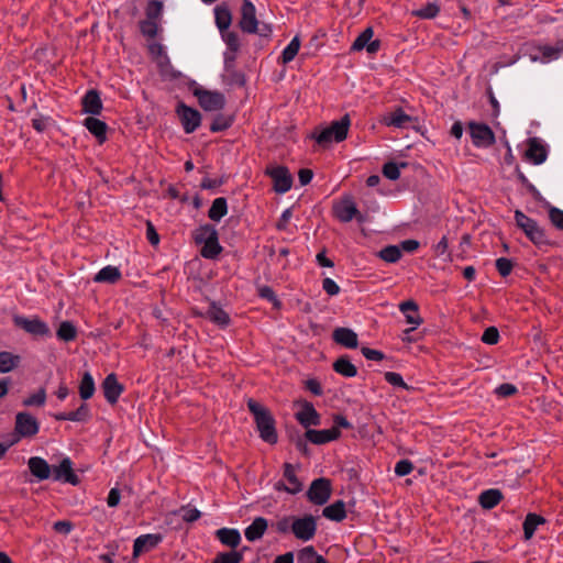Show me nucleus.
<instances>
[{"mask_svg": "<svg viewBox=\"0 0 563 563\" xmlns=\"http://www.w3.org/2000/svg\"><path fill=\"white\" fill-rule=\"evenodd\" d=\"M247 409L254 417L260 438L268 444H276L278 441L276 420L271 410L253 398L247 400Z\"/></svg>", "mask_w": 563, "mask_h": 563, "instance_id": "f257e3e1", "label": "nucleus"}, {"mask_svg": "<svg viewBox=\"0 0 563 563\" xmlns=\"http://www.w3.org/2000/svg\"><path fill=\"white\" fill-rule=\"evenodd\" d=\"M350 126L351 119L346 113L340 120L332 121L329 126L321 129L319 132L316 130L311 134V139L320 146L328 147L332 142L340 143L346 140Z\"/></svg>", "mask_w": 563, "mask_h": 563, "instance_id": "f03ea898", "label": "nucleus"}, {"mask_svg": "<svg viewBox=\"0 0 563 563\" xmlns=\"http://www.w3.org/2000/svg\"><path fill=\"white\" fill-rule=\"evenodd\" d=\"M516 225L522 230L525 235L537 247L552 246L554 243L549 239L547 231L539 223L525 214L521 210L515 211Z\"/></svg>", "mask_w": 563, "mask_h": 563, "instance_id": "7ed1b4c3", "label": "nucleus"}, {"mask_svg": "<svg viewBox=\"0 0 563 563\" xmlns=\"http://www.w3.org/2000/svg\"><path fill=\"white\" fill-rule=\"evenodd\" d=\"M189 90L197 98L199 106L208 112L221 111L227 104L225 96L218 90H208L195 80L188 84Z\"/></svg>", "mask_w": 563, "mask_h": 563, "instance_id": "20e7f679", "label": "nucleus"}, {"mask_svg": "<svg viewBox=\"0 0 563 563\" xmlns=\"http://www.w3.org/2000/svg\"><path fill=\"white\" fill-rule=\"evenodd\" d=\"M332 494V483L327 477H319L311 482L306 496L307 499L318 506L328 503Z\"/></svg>", "mask_w": 563, "mask_h": 563, "instance_id": "39448f33", "label": "nucleus"}, {"mask_svg": "<svg viewBox=\"0 0 563 563\" xmlns=\"http://www.w3.org/2000/svg\"><path fill=\"white\" fill-rule=\"evenodd\" d=\"M265 175L272 178L275 192L285 194L290 190L294 178L286 166H268L265 169Z\"/></svg>", "mask_w": 563, "mask_h": 563, "instance_id": "423d86ee", "label": "nucleus"}, {"mask_svg": "<svg viewBox=\"0 0 563 563\" xmlns=\"http://www.w3.org/2000/svg\"><path fill=\"white\" fill-rule=\"evenodd\" d=\"M175 112L187 134L194 133L200 126L202 115L197 109L179 101L176 106Z\"/></svg>", "mask_w": 563, "mask_h": 563, "instance_id": "0eeeda50", "label": "nucleus"}, {"mask_svg": "<svg viewBox=\"0 0 563 563\" xmlns=\"http://www.w3.org/2000/svg\"><path fill=\"white\" fill-rule=\"evenodd\" d=\"M40 431V422L26 411L18 412L15 416L14 433L18 435L15 442L21 438H33Z\"/></svg>", "mask_w": 563, "mask_h": 563, "instance_id": "6e6552de", "label": "nucleus"}, {"mask_svg": "<svg viewBox=\"0 0 563 563\" xmlns=\"http://www.w3.org/2000/svg\"><path fill=\"white\" fill-rule=\"evenodd\" d=\"M291 532L301 541L313 539L317 532V519L312 515H305L301 518H294Z\"/></svg>", "mask_w": 563, "mask_h": 563, "instance_id": "1a4fd4ad", "label": "nucleus"}, {"mask_svg": "<svg viewBox=\"0 0 563 563\" xmlns=\"http://www.w3.org/2000/svg\"><path fill=\"white\" fill-rule=\"evenodd\" d=\"M14 324L25 332L32 334L35 338H47L51 336V329L47 323L41 320L38 317L32 319L16 316L13 319Z\"/></svg>", "mask_w": 563, "mask_h": 563, "instance_id": "9d476101", "label": "nucleus"}, {"mask_svg": "<svg viewBox=\"0 0 563 563\" xmlns=\"http://www.w3.org/2000/svg\"><path fill=\"white\" fill-rule=\"evenodd\" d=\"M470 135L476 147H489L495 144V134L486 123L470 122Z\"/></svg>", "mask_w": 563, "mask_h": 563, "instance_id": "9b49d317", "label": "nucleus"}, {"mask_svg": "<svg viewBox=\"0 0 563 563\" xmlns=\"http://www.w3.org/2000/svg\"><path fill=\"white\" fill-rule=\"evenodd\" d=\"M333 216L341 222H350L354 218L362 219V216L353 201L352 196H344L339 202L333 205Z\"/></svg>", "mask_w": 563, "mask_h": 563, "instance_id": "f8f14e48", "label": "nucleus"}, {"mask_svg": "<svg viewBox=\"0 0 563 563\" xmlns=\"http://www.w3.org/2000/svg\"><path fill=\"white\" fill-rule=\"evenodd\" d=\"M239 27L242 32L253 34L257 31L256 8L251 0H243L240 9Z\"/></svg>", "mask_w": 563, "mask_h": 563, "instance_id": "ddd939ff", "label": "nucleus"}, {"mask_svg": "<svg viewBox=\"0 0 563 563\" xmlns=\"http://www.w3.org/2000/svg\"><path fill=\"white\" fill-rule=\"evenodd\" d=\"M52 477L54 481L64 482L74 486L80 483L78 475L73 470V462L64 457L57 466H53Z\"/></svg>", "mask_w": 563, "mask_h": 563, "instance_id": "4468645a", "label": "nucleus"}, {"mask_svg": "<svg viewBox=\"0 0 563 563\" xmlns=\"http://www.w3.org/2000/svg\"><path fill=\"white\" fill-rule=\"evenodd\" d=\"M101 387L104 398L110 405H115L124 390V386L121 383H119L118 377L114 373H111L106 376Z\"/></svg>", "mask_w": 563, "mask_h": 563, "instance_id": "2eb2a0df", "label": "nucleus"}, {"mask_svg": "<svg viewBox=\"0 0 563 563\" xmlns=\"http://www.w3.org/2000/svg\"><path fill=\"white\" fill-rule=\"evenodd\" d=\"M163 538L161 533H148L137 537L133 543V556L136 558L142 553L152 551L163 541Z\"/></svg>", "mask_w": 563, "mask_h": 563, "instance_id": "dca6fc26", "label": "nucleus"}, {"mask_svg": "<svg viewBox=\"0 0 563 563\" xmlns=\"http://www.w3.org/2000/svg\"><path fill=\"white\" fill-rule=\"evenodd\" d=\"M547 157L548 151L545 145L538 137L529 139L525 158L534 165H540L545 162Z\"/></svg>", "mask_w": 563, "mask_h": 563, "instance_id": "f3484780", "label": "nucleus"}, {"mask_svg": "<svg viewBox=\"0 0 563 563\" xmlns=\"http://www.w3.org/2000/svg\"><path fill=\"white\" fill-rule=\"evenodd\" d=\"M341 437V430L330 428L324 430L307 429L305 438L317 445H322L331 441H335Z\"/></svg>", "mask_w": 563, "mask_h": 563, "instance_id": "a211bd4d", "label": "nucleus"}, {"mask_svg": "<svg viewBox=\"0 0 563 563\" xmlns=\"http://www.w3.org/2000/svg\"><path fill=\"white\" fill-rule=\"evenodd\" d=\"M296 420L303 427L309 429L310 426H319L321 416L313 405L307 400L302 402V409L295 415Z\"/></svg>", "mask_w": 563, "mask_h": 563, "instance_id": "6ab92c4d", "label": "nucleus"}, {"mask_svg": "<svg viewBox=\"0 0 563 563\" xmlns=\"http://www.w3.org/2000/svg\"><path fill=\"white\" fill-rule=\"evenodd\" d=\"M30 473L38 481H46L52 477L53 466L40 456H32L27 461Z\"/></svg>", "mask_w": 563, "mask_h": 563, "instance_id": "aec40b11", "label": "nucleus"}, {"mask_svg": "<svg viewBox=\"0 0 563 563\" xmlns=\"http://www.w3.org/2000/svg\"><path fill=\"white\" fill-rule=\"evenodd\" d=\"M81 108L84 113L99 115L103 109L100 92L97 89H89L81 98Z\"/></svg>", "mask_w": 563, "mask_h": 563, "instance_id": "412c9836", "label": "nucleus"}, {"mask_svg": "<svg viewBox=\"0 0 563 563\" xmlns=\"http://www.w3.org/2000/svg\"><path fill=\"white\" fill-rule=\"evenodd\" d=\"M413 121H417V119L407 114L401 107H396L391 112L384 117L382 122L387 126L404 129L408 128Z\"/></svg>", "mask_w": 563, "mask_h": 563, "instance_id": "4be33fe9", "label": "nucleus"}, {"mask_svg": "<svg viewBox=\"0 0 563 563\" xmlns=\"http://www.w3.org/2000/svg\"><path fill=\"white\" fill-rule=\"evenodd\" d=\"M332 339L336 344L346 349H356L358 346L357 334L350 328H336L332 333Z\"/></svg>", "mask_w": 563, "mask_h": 563, "instance_id": "5701e85b", "label": "nucleus"}, {"mask_svg": "<svg viewBox=\"0 0 563 563\" xmlns=\"http://www.w3.org/2000/svg\"><path fill=\"white\" fill-rule=\"evenodd\" d=\"M57 421H75L86 422L91 418L90 408L86 402H82L76 410L69 412H57L53 415Z\"/></svg>", "mask_w": 563, "mask_h": 563, "instance_id": "b1692460", "label": "nucleus"}, {"mask_svg": "<svg viewBox=\"0 0 563 563\" xmlns=\"http://www.w3.org/2000/svg\"><path fill=\"white\" fill-rule=\"evenodd\" d=\"M84 126L96 137L99 144H103L107 141L108 125L104 121L91 115L84 120Z\"/></svg>", "mask_w": 563, "mask_h": 563, "instance_id": "393cba45", "label": "nucleus"}, {"mask_svg": "<svg viewBox=\"0 0 563 563\" xmlns=\"http://www.w3.org/2000/svg\"><path fill=\"white\" fill-rule=\"evenodd\" d=\"M221 544L235 550L241 543V533L234 528H220L214 532Z\"/></svg>", "mask_w": 563, "mask_h": 563, "instance_id": "a878e982", "label": "nucleus"}, {"mask_svg": "<svg viewBox=\"0 0 563 563\" xmlns=\"http://www.w3.org/2000/svg\"><path fill=\"white\" fill-rule=\"evenodd\" d=\"M214 19L219 32H224L230 29L232 23V13L227 2H222L214 8Z\"/></svg>", "mask_w": 563, "mask_h": 563, "instance_id": "bb28decb", "label": "nucleus"}, {"mask_svg": "<svg viewBox=\"0 0 563 563\" xmlns=\"http://www.w3.org/2000/svg\"><path fill=\"white\" fill-rule=\"evenodd\" d=\"M335 373L343 377L351 378L357 375V367L351 362L349 355L339 356L332 364Z\"/></svg>", "mask_w": 563, "mask_h": 563, "instance_id": "cd10ccee", "label": "nucleus"}, {"mask_svg": "<svg viewBox=\"0 0 563 563\" xmlns=\"http://www.w3.org/2000/svg\"><path fill=\"white\" fill-rule=\"evenodd\" d=\"M504 495L497 488H489L481 493L478 504L483 509L490 510L495 508L501 500Z\"/></svg>", "mask_w": 563, "mask_h": 563, "instance_id": "c85d7f7f", "label": "nucleus"}, {"mask_svg": "<svg viewBox=\"0 0 563 563\" xmlns=\"http://www.w3.org/2000/svg\"><path fill=\"white\" fill-rule=\"evenodd\" d=\"M547 522L545 518L536 512L527 514L525 521L522 523L523 529V539L526 541L530 540L539 526H542Z\"/></svg>", "mask_w": 563, "mask_h": 563, "instance_id": "c756f323", "label": "nucleus"}, {"mask_svg": "<svg viewBox=\"0 0 563 563\" xmlns=\"http://www.w3.org/2000/svg\"><path fill=\"white\" fill-rule=\"evenodd\" d=\"M268 522L264 517H257L253 520V522L244 530L245 538L254 542L260 540L265 531L267 530Z\"/></svg>", "mask_w": 563, "mask_h": 563, "instance_id": "7c9ffc66", "label": "nucleus"}, {"mask_svg": "<svg viewBox=\"0 0 563 563\" xmlns=\"http://www.w3.org/2000/svg\"><path fill=\"white\" fill-rule=\"evenodd\" d=\"M206 316L210 321H212L213 323L218 324L221 328H227L231 322L229 313L225 310H223L220 306H218L216 301H212L210 303Z\"/></svg>", "mask_w": 563, "mask_h": 563, "instance_id": "2f4dec72", "label": "nucleus"}, {"mask_svg": "<svg viewBox=\"0 0 563 563\" xmlns=\"http://www.w3.org/2000/svg\"><path fill=\"white\" fill-rule=\"evenodd\" d=\"M200 255L207 260H216L222 253L223 247L219 243V233L209 238L201 244Z\"/></svg>", "mask_w": 563, "mask_h": 563, "instance_id": "473e14b6", "label": "nucleus"}, {"mask_svg": "<svg viewBox=\"0 0 563 563\" xmlns=\"http://www.w3.org/2000/svg\"><path fill=\"white\" fill-rule=\"evenodd\" d=\"M283 476L289 483L288 494L296 495L302 490V483L296 475L295 467L291 463H284Z\"/></svg>", "mask_w": 563, "mask_h": 563, "instance_id": "72a5a7b5", "label": "nucleus"}, {"mask_svg": "<svg viewBox=\"0 0 563 563\" xmlns=\"http://www.w3.org/2000/svg\"><path fill=\"white\" fill-rule=\"evenodd\" d=\"M322 516L335 522L343 521L346 518L345 503L340 499L324 507Z\"/></svg>", "mask_w": 563, "mask_h": 563, "instance_id": "f704fd0d", "label": "nucleus"}, {"mask_svg": "<svg viewBox=\"0 0 563 563\" xmlns=\"http://www.w3.org/2000/svg\"><path fill=\"white\" fill-rule=\"evenodd\" d=\"M399 309L402 313L406 316V321L411 324L419 325L422 323V318L419 316V306L418 303L410 299L407 301H404L399 305Z\"/></svg>", "mask_w": 563, "mask_h": 563, "instance_id": "c9c22d12", "label": "nucleus"}, {"mask_svg": "<svg viewBox=\"0 0 563 563\" xmlns=\"http://www.w3.org/2000/svg\"><path fill=\"white\" fill-rule=\"evenodd\" d=\"M121 272L118 267L108 265L101 268L93 277L96 283L115 284L121 279Z\"/></svg>", "mask_w": 563, "mask_h": 563, "instance_id": "e433bc0d", "label": "nucleus"}, {"mask_svg": "<svg viewBox=\"0 0 563 563\" xmlns=\"http://www.w3.org/2000/svg\"><path fill=\"white\" fill-rule=\"evenodd\" d=\"M228 213V201L224 197L216 198L208 210V217L214 222H219Z\"/></svg>", "mask_w": 563, "mask_h": 563, "instance_id": "4c0bfd02", "label": "nucleus"}, {"mask_svg": "<svg viewBox=\"0 0 563 563\" xmlns=\"http://www.w3.org/2000/svg\"><path fill=\"white\" fill-rule=\"evenodd\" d=\"M78 390H79V396L84 401L90 399L93 396V394L96 391L95 380H93L92 375L89 372H85L82 374Z\"/></svg>", "mask_w": 563, "mask_h": 563, "instance_id": "58836bf2", "label": "nucleus"}, {"mask_svg": "<svg viewBox=\"0 0 563 563\" xmlns=\"http://www.w3.org/2000/svg\"><path fill=\"white\" fill-rule=\"evenodd\" d=\"M218 234V230L213 224L206 223L202 225H199L194 232H192V240L196 245H200L203 242L208 241L209 238H212V235Z\"/></svg>", "mask_w": 563, "mask_h": 563, "instance_id": "ea45409f", "label": "nucleus"}, {"mask_svg": "<svg viewBox=\"0 0 563 563\" xmlns=\"http://www.w3.org/2000/svg\"><path fill=\"white\" fill-rule=\"evenodd\" d=\"M21 357L11 352H0V373H9L19 366Z\"/></svg>", "mask_w": 563, "mask_h": 563, "instance_id": "a19ab883", "label": "nucleus"}, {"mask_svg": "<svg viewBox=\"0 0 563 563\" xmlns=\"http://www.w3.org/2000/svg\"><path fill=\"white\" fill-rule=\"evenodd\" d=\"M539 51L542 55V62L547 63L552 59L559 58L560 54L563 52V40H558L554 46L542 45L539 46Z\"/></svg>", "mask_w": 563, "mask_h": 563, "instance_id": "79ce46f5", "label": "nucleus"}, {"mask_svg": "<svg viewBox=\"0 0 563 563\" xmlns=\"http://www.w3.org/2000/svg\"><path fill=\"white\" fill-rule=\"evenodd\" d=\"M299 48H300V38H299V36L296 35L282 52V55L279 57V63L286 65V64L290 63L291 60H294V58L296 57V55L299 52Z\"/></svg>", "mask_w": 563, "mask_h": 563, "instance_id": "37998d69", "label": "nucleus"}, {"mask_svg": "<svg viewBox=\"0 0 563 563\" xmlns=\"http://www.w3.org/2000/svg\"><path fill=\"white\" fill-rule=\"evenodd\" d=\"M56 335L60 341L71 342L77 338V329L70 321H63L57 331Z\"/></svg>", "mask_w": 563, "mask_h": 563, "instance_id": "c03bdc74", "label": "nucleus"}, {"mask_svg": "<svg viewBox=\"0 0 563 563\" xmlns=\"http://www.w3.org/2000/svg\"><path fill=\"white\" fill-rule=\"evenodd\" d=\"M234 122L233 115H224L219 113L214 117L210 124V131L213 133L223 132L232 126Z\"/></svg>", "mask_w": 563, "mask_h": 563, "instance_id": "a18cd8bd", "label": "nucleus"}, {"mask_svg": "<svg viewBox=\"0 0 563 563\" xmlns=\"http://www.w3.org/2000/svg\"><path fill=\"white\" fill-rule=\"evenodd\" d=\"M223 42L227 45L225 52H239L241 47L239 34L235 31L225 30L220 32Z\"/></svg>", "mask_w": 563, "mask_h": 563, "instance_id": "49530a36", "label": "nucleus"}, {"mask_svg": "<svg viewBox=\"0 0 563 563\" xmlns=\"http://www.w3.org/2000/svg\"><path fill=\"white\" fill-rule=\"evenodd\" d=\"M243 561V550H232L229 552H219L211 563H241Z\"/></svg>", "mask_w": 563, "mask_h": 563, "instance_id": "de8ad7c7", "label": "nucleus"}, {"mask_svg": "<svg viewBox=\"0 0 563 563\" xmlns=\"http://www.w3.org/2000/svg\"><path fill=\"white\" fill-rule=\"evenodd\" d=\"M373 35H374L373 27H371V26L366 27L355 38V41L353 42V44L351 46V51L352 52H360V51L364 49L367 46L368 42L372 40Z\"/></svg>", "mask_w": 563, "mask_h": 563, "instance_id": "09e8293b", "label": "nucleus"}, {"mask_svg": "<svg viewBox=\"0 0 563 563\" xmlns=\"http://www.w3.org/2000/svg\"><path fill=\"white\" fill-rule=\"evenodd\" d=\"M401 250L396 245H388L382 249L378 256L387 263H396L401 258Z\"/></svg>", "mask_w": 563, "mask_h": 563, "instance_id": "8fccbe9b", "label": "nucleus"}, {"mask_svg": "<svg viewBox=\"0 0 563 563\" xmlns=\"http://www.w3.org/2000/svg\"><path fill=\"white\" fill-rule=\"evenodd\" d=\"M440 12V5L435 2H428L422 8L415 10L412 12V15L420 18V19H433L435 18Z\"/></svg>", "mask_w": 563, "mask_h": 563, "instance_id": "3c124183", "label": "nucleus"}, {"mask_svg": "<svg viewBox=\"0 0 563 563\" xmlns=\"http://www.w3.org/2000/svg\"><path fill=\"white\" fill-rule=\"evenodd\" d=\"M46 402V390L44 388H40L35 394H32L27 398L23 399V406L25 407H42Z\"/></svg>", "mask_w": 563, "mask_h": 563, "instance_id": "603ef678", "label": "nucleus"}, {"mask_svg": "<svg viewBox=\"0 0 563 563\" xmlns=\"http://www.w3.org/2000/svg\"><path fill=\"white\" fill-rule=\"evenodd\" d=\"M139 25H140V32L144 36H146L148 38H153L157 35L158 25H157L156 21L145 19V20L140 21Z\"/></svg>", "mask_w": 563, "mask_h": 563, "instance_id": "864d4df0", "label": "nucleus"}, {"mask_svg": "<svg viewBox=\"0 0 563 563\" xmlns=\"http://www.w3.org/2000/svg\"><path fill=\"white\" fill-rule=\"evenodd\" d=\"M257 294L261 298L268 300L275 308L282 306V301L277 298L275 291L271 286L264 285L257 288Z\"/></svg>", "mask_w": 563, "mask_h": 563, "instance_id": "5fc2aeb1", "label": "nucleus"}, {"mask_svg": "<svg viewBox=\"0 0 563 563\" xmlns=\"http://www.w3.org/2000/svg\"><path fill=\"white\" fill-rule=\"evenodd\" d=\"M317 551L313 545H307L297 552V563H314Z\"/></svg>", "mask_w": 563, "mask_h": 563, "instance_id": "6e6d98bb", "label": "nucleus"}, {"mask_svg": "<svg viewBox=\"0 0 563 563\" xmlns=\"http://www.w3.org/2000/svg\"><path fill=\"white\" fill-rule=\"evenodd\" d=\"M162 11L163 3L157 0H151L145 8L146 19L156 21L162 15Z\"/></svg>", "mask_w": 563, "mask_h": 563, "instance_id": "4d7b16f0", "label": "nucleus"}, {"mask_svg": "<svg viewBox=\"0 0 563 563\" xmlns=\"http://www.w3.org/2000/svg\"><path fill=\"white\" fill-rule=\"evenodd\" d=\"M495 266L501 277H507L511 274L514 263L507 257H499L496 260Z\"/></svg>", "mask_w": 563, "mask_h": 563, "instance_id": "13d9d810", "label": "nucleus"}, {"mask_svg": "<svg viewBox=\"0 0 563 563\" xmlns=\"http://www.w3.org/2000/svg\"><path fill=\"white\" fill-rule=\"evenodd\" d=\"M384 378L385 380L395 386V387H400L402 389H406L408 390L410 387L407 385V383L404 380L402 376L399 374V373H396V372H386L384 374Z\"/></svg>", "mask_w": 563, "mask_h": 563, "instance_id": "bf43d9fd", "label": "nucleus"}, {"mask_svg": "<svg viewBox=\"0 0 563 563\" xmlns=\"http://www.w3.org/2000/svg\"><path fill=\"white\" fill-rule=\"evenodd\" d=\"M516 176L518 181L528 190L529 194H531L534 198L540 197L539 190L536 188L533 184L529 181V179L526 177V175L520 170L518 166L516 168Z\"/></svg>", "mask_w": 563, "mask_h": 563, "instance_id": "052dcab7", "label": "nucleus"}, {"mask_svg": "<svg viewBox=\"0 0 563 563\" xmlns=\"http://www.w3.org/2000/svg\"><path fill=\"white\" fill-rule=\"evenodd\" d=\"M383 175L389 180H397L400 177L399 166L395 162H387L382 168Z\"/></svg>", "mask_w": 563, "mask_h": 563, "instance_id": "680f3d73", "label": "nucleus"}, {"mask_svg": "<svg viewBox=\"0 0 563 563\" xmlns=\"http://www.w3.org/2000/svg\"><path fill=\"white\" fill-rule=\"evenodd\" d=\"M500 339L499 331L496 327H488L482 334V342L488 345H495Z\"/></svg>", "mask_w": 563, "mask_h": 563, "instance_id": "e2e57ef3", "label": "nucleus"}, {"mask_svg": "<svg viewBox=\"0 0 563 563\" xmlns=\"http://www.w3.org/2000/svg\"><path fill=\"white\" fill-rule=\"evenodd\" d=\"M549 219L551 223L558 229L563 231V210L556 207L549 208Z\"/></svg>", "mask_w": 563, "mask_h": 563, "instance_id": "0e129e2a", "label": "nucleus"}, {"mask_svg": "<svg viewBox=\"0 0 563 563\" xmlns=\"http://www.w3.org/2000/svg\"><path fill=\"white\" fill-rule=\"evenodd\" d=\"M412 470L413 464L407 459L398 461L395 465V474L399 477L410 474Z\"/></svg>", "mask_w": 563, "mask_h": 563, "instance_id": "69168bd1", "label": "nucleus"}, {"mask_svg": "<svg viewBox=\"0 0 563 563\" xmlns=\"http://www.w3.org/2000/svg\"><path fill=\"white\" fill-rule=\"evenodd\" d=\"M496 395H498L499 397H511L514 395H516L518 393V389L515 385L512 384H509V383H504V384H500L496 390H495Z\"/></svg>", "mask_w": 563, "mask_h": 563, "instance_id": "338daca9", "label": "nucleus"}, {"mask_svg": "<svg viewBox=\"0 0 563 563\" xmlns=\"http://www.w3.org/2000/svg\"><path fill=\"white\" fill-rule=\"evenodd\" d=\"M361 353L363 354V356L366 358V360H369V361H383L386 356L385 354L382 352V351H378V350H374V349H371V347H367V346H362L361 347Z\"/></svg>", "mask_w": 563, "mask_h": 563, "instance_id": "774afa93", "label": "nucleus"}]
</instances>
